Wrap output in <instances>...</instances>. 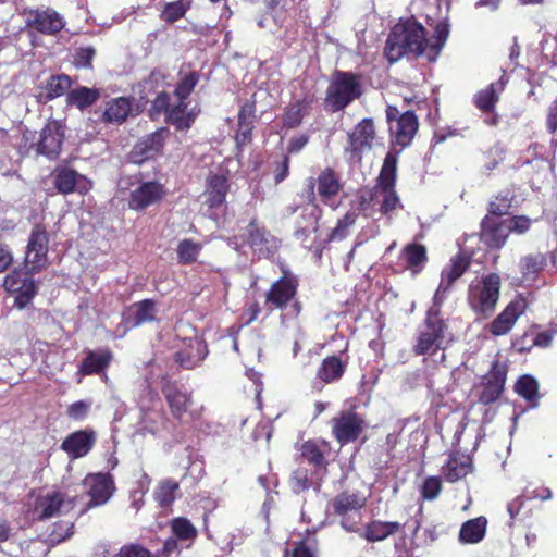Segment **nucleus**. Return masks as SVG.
<instances>
[{
    "label": "nucleus",
    "instance_id": "obj_40",
    "mask_svg": "<svg viewBox=\"0 0 557 557\" xmlns=\"http://www.w3.org/2000/svg\"><path fill=\"white\" fill-rule=\"evenodd\" d=\"M163 422V416L159 409L151 408L141 410V418L137 433L144 434L148 432L154 434L159 430V425Z\"/></svg>",
    "mask_w": 557,
    "mask_h": 557
},
{
    "label": "nucleus",
    "instance_id": "obj_9",
    "mask_svg": "<svg viewBox=\"0 0 557 557\" xmlns=\"http://www.w3.org/2000/svg\"><path fill=\"white\" fill-rule=\"evenodd\" d=\"M84 487L90 497L88 508L104 505L112 497L115 485L109 473H90L83 481Z\"/></svg>",
    "mask_w": 557,
    "mask_h": 557
},
{
    "label": "nucleus",
    "instance_id": "obj_43",
    "mask_svg": "<svg viewBox=\"0 0 557 557\" xmlns=\"http://www.w3.org/2000/svg\"><path fill=\"white\" fill-rule=\"evenodd\" d=\"M505 383V373L497 372L495 375V382H488L480 396V401L484 405L494 403L502 394Z\"/></svg>",
    "mask_w": 557,
    "mask_h": 557
},
{
    "label": "nucleus",
    "instance_id": "obj_7",
    "mask_svg": "<svg viewBox=\"0 0 557 557\" xmlns=\"http://www.w3.org/2000/svg\"><path fill=\"white\" fill-rule=\"evenodd\" d=\"M376 144L373 122L370 119H364L348 134V145L345 151L349 154L350 161L359 162L362 153L371 150Z\"/></svg>",
    "mask_w": 557,
    "mask_h": 557
},
{
    "label": "nucleus",
    "instance_id": "obj_59",
    "mask_svg": "<svg viewBox=\"0 0 557 557\" xmlns=\"http://www.w3.org/2000/svg\"><path fill=\"white\" fill-rule=\"evenodd\" d=\"M311 484L308 483V471L306 469H297L292 478V487L296 493L307 490Z\"/></svg>",
    "mask_w": 557,
    "mask_h": 557
},
{
    "label": "nucleus",
    "instance_id": "obj_28",
    "mask_svg": "<svg viewBox=\"0 0 557 557\" xmlns=\"http://www.w3.org/2000/svg\"><path fill=\"white\" fill-rule=\"evenodd\" d=\"M317 189L318 195L326 205L339 193L342 184L332 169L326 168L321 171L317 178Z\"/></svg>",
    "mask_w": 557,
    "mask_h": 557
},
{
    "label": "nucleus",
    "instance_id": "obj_34",
    "mask_svg": "<svg viewBox=\"0 0 557 557\" xmlns=\"http://www.w3.org/2000/svg\"><path fill=\"white\" fill-rule=\"evenodd\" d=\"M132 111V103L128 98L119 97L107 102L103 119L109 123L121 124Z\"/></svg>",
    "mask_w": 557,
    "mask_h": 557
},
{
    "label": "nucleus",
    "instance_id": "obj_62",
    "mask_svg": "<svg viewBox=\"0 0 557 557\" xmlns=\"http://www.w3.org/2000/svg\"><path fill=\"white\" fill-rule=\"evenodd\" d=\"M547 128L550 133L557 132V99L549 108L547 115Z\"/></svg>",
    "mask_w": 557,
    "mask_h": 557
},
{
    "label": "nucleus",
    "instance_id": "obj_47",
    "mask_svg": "<svg viewBox=\"0 0 557 557\" xmlns=\"http://www.w3.org/2000/svg\"><path fill=\"white\" fill-rule=\"evenodd\" d=\"M187 8L188 5L182 0L170 2L164 7L161 18L169 23L176 22L185 15Z\"/></svg>",
    "mask_w": 557,
    "mask_h": 557
},
{
    "label": "nucleus",
    "instance_id": "obj_30",
    "mask_svg": "<svg viewBox=\"0 0 557 557\" xmlns=\"http://www.w3.org/2000/svg\"><path fill=\"white\" fill-rule=\"evenodd\" d=\"M471 470L472 460L469 455L451 454L446 466L443 468V473L447 481L456 482L465 478Z\"/></svg>",
    "mask_w": 557,
    "mask_h": 557
},
{
    "label": "nucleus",
    "instance_id": "obj_45",
    "mask_svg": "<svg viewBox=\"0 0 557 557\" xmlns=\"http://www.w3.org/2000/svg\"><path fill=\"white\" fill-rule=\"evenodd\" d=\"M200 250H201V245L191 239H184V240L180 242V244L177 246V256H178L180 262L191 263V262L196 261Z\"/></svg>",
    "mask_w": 557,
    "mask_h": 557
},
{
    "label": "nucleus",
    "instance_id": "obj_26",
    "mask_svg": "<svg viewBox=\"0 0 557 557\" xmlns=\"http://www.w3.org/2000/svg\"><path fill=\"white\" fill-rule=\"evenodd\" d=\"M297 284L290 277H282L273 283L267 293V302L283 308L295 295Z\"/></svg>",
    "mask_w": 557,
    "mask_h": 557
},
{
    "label": "nucleus",
    "instance_id": "obj_36",
    "mask_svg": "<svg viewBox=\"0 0 557 557\" xmlns=\"http://www.w3.org/2000/svg\"><path fill=\"white\" fill-rule=\"evenodd\" d=\"M112 355L108 350L90 351L81 366V372L85 375L98 373L110 363Z\"/></svg>",
    "mask_w": 557,
    "mask_h": 557
},
{
    "label": "nucleus",
    "instance_id": "obj_33",
    "mask_svg": "<svg viewBox=\"0 0 557 557\" xmlns=\"http://www.w3.org/2000/svg\"><path fill=\"white\" fill-rule=\"evenodd\" d=\"M400 529L401 524L399 522L374 520L367 525L362 536L369 542H379L399 532Z\"/></svg>",
    "mask_w": 557,
    "mask_h": 557
},
{
    "label": "nucleus",
    "instance_id": "obj_2",
    "mask_svg": "<svg viewBox=\"0 0 557 557\" xmlns=\"http://www.w3.org/2000/svg\"><path fill=\"white\" fill-rule=\"evenodd\" d=\"M397 159L387 153L379 176L377 185L372 189L360 190V207L367 214L377 208L382 214H389L400 207V200L395 190Z\"/></svg>",
    "mask_w": 557,
    "mask_h": 557
},
{
    "label": "nucleus",
    "instance_id": "obj_8",
    "mask_svg": "<svg viewBox=\"0 0 557 557\" xmlns=\"http://www.w3.org/2000/svg\"><path fill=\"white\" fill-rule=\"evenodd\" d=\"M48 234L44 226L35 225L29 234L25 263L32 271L41 270L48 264Z\"/></svg>",
    "mask_w": 557,
    "mask_h": 557
},
{
    "label": "nucleus",
    "instance_id": "obj_58",
    "mask_svg": "<svg viewBox=\"0 0 557 557\" xmlns=\"http://www.w3.org/2000/svg\"><path fill=\"white\" fill-rule=\"evenodd\" d=\"M95 55V50L90 47L79 48L74 55V65L76 67H89Z\"/></svg>",
    "mask_w": 557,
    "mask_h": 557
},
{
    "label": "nucleus",
    "instance_id": "obj_42",
    "mask_svg": "<svg viewBox=\"0 0 557 557\" xmlns=\"http://www.w3.org/2000/svg\"><path fill=\"white\" fill-rule=\"evenodd\" d=\"M71 88V78L65 74L54 75L46 85L47 98L54 99L66 94Z\"/></svg>",
    "mask_w": 557,
    "mask_h": 557
},
{
    "label": "nucleus",
    "instance_id": "obj_6",
    "mask_svg": "<svg viewBox=\"0 0 557 557\" xmlns=\"http://www.w3.org/2000/svg\"><path fill=\"white\" fill-rule=\"evenodd\" d=\"M228 246L246 253V247L250 248L259 258H268L273 255L278 245L277 240L264 228L258 227L253 222L247 228V240L239 243L237 237L228 240Z\"/></svg>",
    "mask_w": 557,
    "mask_h": 557
},
{
    "label": "nucleus",
    "instance_id": "obj_39",
    "mask_svg": "<svg viewBox=\"0 0 557 557\" xmlns=\"http://www.w3.org/2000/svg\"><path fill=\"white\" fill-rule=\"evenodd\" d=\"M345 370V364L336 357L326 358L319 369V376L326 383L338 380Z\"/></svg>",
    "mask_w": 557,
    "mask_h": 557
},
{
    "label": "nucleus",
    "instance_id": "obj_44",
    "mask_svg": "<svg viewBox=\"0 0 557 557\" xmlns=\"http://www.w3.org/2000/svg\"><path fill=\"white\" fill-rule=\"evenodd\" d=\"M546 260L543 255H530L520 262V268L525 278H533L545 265Z\"/></svg>",
    "mask_w": 557,
    "mask_h": 557
},
{
    "label": "nucleus",
    "instance_id": "obj_41",
    "mask_svg": "<svg viewBox=\"0 0 557 557\" xmlns=\"http://www.w3.org/2000/svg\"><path fill=\"white\" fill-rule=\"evenodd\" d=\"M403 257L406 260L407 265L416 273L426 261V250L422 245L409 244L404 248Z\"/></svg>",
    "mask_w": 557,
    "mask_h": 557
},
{
    "label": "nucleus",
    "instance_id": "obj_14",
    "mask_svg": "<svg viewBox=\"0 0 557 557\" xmlns=\"http://www.w3.org/2000/svg\"><path fill=\"white\" fill-rule=\"evenodd\" d=\"M72 508L71 499L65 500L61 493L54 492L36 498L32 510V518L48 519L55 515L67 512Z\"/></svg>",
    "mask_w": 557,
    "mask_h": 557
},
{
    "label": "nucleus",
    "instance_id": "obj_20",
    "mask_svg": "<svg viewBox=\"0 0 557 557\" xmlns=\"http://www.w3.org/2000/svg\"><path fill=\"white\" fill-rule=\"evenodd\" d=\"M524 310L525 302L523 299L511 301L490 324V332L495 336L507 334Z\"/></svg>",
    "mask_w": 557,
    "mask_h": 557
},
{
    "label": "nucleus",
    "instance_id": "obj_11",
    "mask_svg": "<svg viewBox=\"0 0 557 557\" xmlns=\"http://www.w3.org/2000/svg\"><path fill=\"white\" fill-rule=\"evenodd\" d=\"M397 110L388 107L386 113L389 120V131L395 143L401 147L408 146L418 131V119L414 113L407 111L403 113L398 119L393 121L394 113Z\"/></svg>",
    "mask_w": 557,
    "mask_h": 557
},
{
    "label": "nucleus",
    "instance_id": "obj_48",
    "mask_svg": "<svg viewBox=\"0 0 557 557\" xmlns=\"http://www.w3.org/2000/svg\"><path fill=\"white\" fill-rule=\"evenodd\" d=\"M302 457L313 465L318 471L324 467V457L314 443L307 442L302 445Z\"/></svg>",
    "mask_w": 557,
    "mask_h": 557
},
{
    "label": "nucleus",
    "instance_id": "obj_3",
    "mask_svg": "<svg viewBox=\"0 0 557 557\" xmlns=\"http://www.w3.org/2000/svg\"><path fill=\"white\" fill-rule=\"evenodd\" d=\"M362 95L359 77L350 72H335L326 90L325 103L333 111H339Z\"/></svg>",
    "mask_w": 557,
    "mask_h": 557
},
{
    "label": "nucleus",
    "instance_id": "obj_60",
    "mask_svg": "<svg viewBox=\"0 0 557 557\" xmlns=\"http://www.w3.org/2000/svg\"><path fill=\"white\" fill-rule=\"evenodd\" d=\"M554 334L555 333L550 332V331H544V332L537 333L533 339L534 346H537L541 348H546V347L550 346V344L553 342Z\"/></svg>",
    "mask_w": 557,
    "mask_h": 557
},
{
    "label": "nucleus",
    "instance_id": "obj_54",
    "mask_svg": "<svg viewBox=\"0 0 557 557\" xmlns=\"http://www.w3.org/2000/svg\"><path fill=\"white\" fill-rule=\"evenodd\" d=\"M442 491V483L438 478L430 476L425 479L421 487V494L424 499H435Z\"/></svg>",
    "mask_w": 557,
    "mask_h": 557
},
{
    "label": "nucleus",
    "instance_id": "obj_12",
    "mask_svg": "<svg viewBox=\"0 0 557 557\" xmlns=\"http://www.w3.org/2000/svg\"><path fill=\"white\" fill-rule=\"evenodd\" d=\"M24 15L27 26L47 35L59 33L65 25L63 16L50 8L45 10H25Z\"/></svg>",
    "mask_w": 557,
    "mask_h": 557
},
{
    "label": "nucleus",
    "instance_id": "obj_4",
    "mask_svg": "<svg viewBox=\"0 0 557 557\" xmlns=\"http://www.w3.org/2000/svg\"><path fill=\"white\" fill-rule=\"evenodd\" d=\"M499 289L500 277L495 273L473 281L468 289V302L471 309L483 317L490 315L499 299Z\"/></svg>",
    "mask_w": 557,
    "mask_h": 557
},
{
    "label": "nucleus",
    "instance_id": "obj_13",
    "mask_svg": "<svg viewBox=\"0 0 557 557\" xmlns=\"http://www.w3.org/2000/svg\"><path fill=\"white\" fill-rule=\"evenodd\" d=\"M433 308L429 311L425 329L422 330L418 337V343L414 351L418 355H433L436 352L443 343V327L442 321L433 320Z\"/></svg>",
    "mask_w": 557,
    "mask_h": 557
},
{
    "label": "nucleus",
    "instance_id": "obj_32",
    "mask_svg": "<svg viewBox=\"0 0 557 557\" xmlns=\"http://www.w3.org/2000/svg\"><path fill=\"white\" fill-rule=\"evenodd\" d=\"M487 520L485 517L470 519L462 523L459 531V541L463 544L480 543L486 534Z\"/></svg>",
    "mask_w": 557,
    "mask_h": 557
},
{
    "label": "nucleus",
    "instance_id": "obj_25",
    "mask_svg": "<svg viewBox=\"0 0 557 557\" xmlns=\"http://www.w3.org/2000/svg\"><path fill=\"white\" fill-rule=\"evenodd\" d=\"M95 443L92 432L86 430L77 431L69 435L62 443L61 447L70 457L76 459L84 457L89 453Z\"/></svg>",
    "mask_w": 557,
    "mask_h": 557
},
{
    "label": "nucleus",
    "instance_id": "obj_51",
    "mask_svg": "<svg viewBox=\"0 0 557 557\" xmlns=\"http://www.w3.org/2000/svg\"><path fill=\"white\" fill-rule=\"evenodd\" d=\"M198 79L195 73H190L187 76H185L175 89V96L177 98V101H185L189 94L195 88Z\"/></svg>",
    "mask_w": 557,
    "mask_h": 557
},
{
    "label": "nucleus",
    "instance_id": "obj_31",
    "mask_svg": "<svg viewBox=\"0 0 557 557\" xmlns=\"http://www.w3.org/2000/svg\"><path fill=\"white\" fill-rule=\"evenodd\" d=\"M505 83L504 77H502L499 81L478 91L473 99L475 107L483 112H492L499 99L500 92L504 90Z\"/></svg>",
    "mask_w": 557,
    "mask_h": 557
},
{
    "label": "nucleus",
    "instance_id": "obj_63",
    "mask_svg": "<svg viewBox=\"0 0 557 557\" xmlns=\"http://www.w3.org/2000/svg\"><path fill=\"white\" fill-rule=\"evenodd\" d=\"M251 122H248L247 124L244 123V126L239 125V131L236 135V141L237 145H244L246 141H248L251 137Z\"/></svg>",
    "mask_w": 557,
    "mask_h": 557
},
{
    "label": "nucleus",
    "instance_id": "obj_27",
    "mask_svg": "<svg viewBox=\"0 0 557 557\" xmlns=\"http://www.w3.org/2000/svg\"><path fill=\"white\" fill-rule=\"evenodd\" d=\"M207 355L205 344L197 337L190 338L184 349L176 352V361L186 369L198 366Z\"/></svg>",
    "mask_w": 557,
    "mask_h": 557
},
{
    "label": "nucleus",
    "instance_id": "obj_1",
    "mask_svg": "<svg viewBox=\"0 0 557 557\" xmlns=\"http://www.w3.org/2000/svg\"><path fill=\"white\" fill-rule=\"evenodd\" d=\"M449 34V25L441 21L434 26V34L425 37L424 27L408 18L397 23L391 30L385 46V55L391 63L397 62L406 53L423 55L435 61Z\"/></svg>",
    "mask_w": 557,
    "mask_h": 557
},
{
    "label": "nucleus",
    "instance_id": "obj_52",
    "mask_svg": "<svg viewBox=\"0 0 557 557\" xmlns=\"http://www.w3.org/2000/svg\"><path fill=\"white\" fill-rule=\"evenodd\" d=\"M511 207V198L509 197V193L505 195H499L495 198L494 201L490 203V213L498 218L500 215L507 214Z\"/></svg>",
    "mask_w": 557,
    "mask_h": 557
},
{
    "label": "nucleus",
    "instance_id": "obj_57",
    "mask_svg": "<svg viewBox=\"0 0 557 557\" xmlns=\"http://www.w3.org/2000/svg\"><path fill=\"white\" fill-rule=\"evenodd\" d=\"M113 557H151V555L141 545L131 544L123 546Z\"/></svg>",
    "mask_w": 557,
    "mask_h": 557
},
{
    "label": "nucleus",
    "instance_id": "obj_19",
    "mask_svg": "<svg viewBox=\"0 0 557 557\" xmlns=\"http://www.w3.org/2000/svg\"><path fill=\"white\" fill-rule=\"evenodd\" d=\"M163 196L162 185L157 182L140 183L131 191L128 206L134 210H143L158 202Z\"/></svg>",
    "mask_w": 557,
    "mask_h": 557
},
{
    "label": "nucleus",
    "instance_id": "obj_64",
    "mask_svg": "<svg viewBox=\"0 0 557 557\" xmlns=\"http://www.w3.org/2000/svg\"><path fill=\"white\" fill-rule=\"evenodd\" d=\"M293 557H315L312 549L304 542L296 545L293 552Z\"/></svg>",
    "mask_w": 557,
    "mask_h": 557
},
{
    "label": "nucleus",
    "instance_id": "obj_35",
    "mask_svg": "<svg viewBox=\"0 0 557 557\" xmlns=\"http://www.w3.org/2000/svg\"><path fill=\"white\" fill-rule=\"evenodd\" d=\"M99 97L98 89L79 86L67 92V103L82 110L94 104Z\"/></svg>",
    "mask_w": 557,
    "mask_h": 557
},
{
    "label": "nucleus",
    "instance_id": "obj_50",
    "mask_svg": "<svg viewBox=\"0 0 557 557\" xmlns=\"http://www.w3.org/2000/svg\"><path fill=\"white\" fill-rule=\"evenodd\" d=\"M173 533L184 540L193 539L196 536V529L185 518H176L172 521Z\"/></svg>",
    "mask_w": 557,
    "mask_h": 557
},
{
    "label": "nucleus",
    "instance_id": "obj_5",
    "mask_svg": "<svg viewBox=\"0 0 557 557\" xmlns=\"http://www.w3.org/2000/svg\"><path fill=\"white\" fill-rule=\"evenodd\" d=\"M163 393L173 417L182 423H189L201 417L202 406L197 404L183 386L168 385Z\"/></svg>",
    "mask_w": 557,
    "mask_h": 557
},
{
    "label": "nucleus",
    "instance_id": "obj_18",
    "mask_svg": "<svg viewBox=\"0 0 557 557\" xmlns=\"http://www.w3.org/2000/svg\"><path fill=\"white\" fill-rule=\"evenodd\" d=\"M363 428V420L354 412H343L333 419V434L341 445L358 438Z\"/></svg>",
    "mask_w": 557,
    "mask_h": 557
},
{
    "label": "nucleus",
    "instance_id": "obj_53",
    "mask_svg": "<svg viewBox=\"0 0 557 557\" xmlns=\"http://www.w3.org/2000/svg\"><path fill=\"white\" fill-rule=\"evenodd\" d=\"M357 214L348 212L341 219L336 227L331 233V239H342L347 235L348 228L355 224Z\"/></svg>",
    "mask_w": 557,
    "mask_h": 557
},
{
    "label": "nucleus",
    "instance_id": "obj_61",
    "mask_svg": "<svg viewBox=\"0 0 557 557\" xmlns=\"http://www.w3.org/2000/svg\"><path fill=\"white\" fill-rule=\"evenodd\" d=\"M13 257L5 245L0 244V272H3L12 263Z\"/></svg>",
    "mask_w": 557,
    "mask_h": 557
},
{
    "label": "nucleus",
    "instance_id": "obj_29",
    "mask_svg": "<svg viewBox=\"0 0 557 557\" xmlns=\"http://www.w3.org/2000/svg\"><path fill=\"white\" fill-rule=\"evenodd\" d=\"M163 145L161 132H156L137 143L133 149V162L141 163L157 154Z\"/></svg>",
    "mask_w": 557,
    "mask_h": 557
},
{
    "label": "nucleus",
    "instance_id": "obj_17",
    "mask_svg": "<svg viewBox=\"0 0 557 557\" xmlns=\"http://www.w3.org/2000/svg\"><path fill=\"white\" fill-rule=\"evenodd\" d=\"M158 108L165 107L168 120L176 126L180 131L188 129L198 114V111L193 108L187 111V103L178 101L177 104H169L166 95H159L156 99Z\"/></svg>",
    "mask_w": 557,
    "mask_h": 557
},
{
    "label": "nucleus",
    "instance_id": "obj_46",
    "mask_svg": "<svg viewBox=\"0 0 557 557\" xmlns=\"http://www.w3.org/2000/svg\"><path fill=\"white\" fill-rule=\"evenodd\" d=\"M306 106L301 101L290 104L284 114V125L294 128L298 126L305 115Z\"/></svg>",
    "mask_w": 557,
    "mask_h": 557
},
{
    "label": "nucleus",
    "instance_id": "obj_55",
    "mask_svg": "<svg viewBox=\"0 0 557 557\" xmlns=\"http://www.w3.org/2000/svg\"><path fill=\"white\" fill-rule=\"evenodd\" d=\"M91 407L90 401L79 400L71 404L66 410L67 416L73 420H83L87 417Z\"/></svg>",
    "mask_w": 557,
    "mask_h": 557
},
{
    "label": "nucleus",
    "instance_id": "obj_56",
    "mask_svg": "<svg viewBox=\"0 0 557 557\" xmlns=\"http://www.w3.org/2000/svg\"><path fill=\"white\" fill-rule=\"evenodd\" d=\"M505 223L509 227V233L515 232L518 234H523L530 228L532 221L524 215H519L511 219H506Z\"/></svg>",
    "mask_w": 557,
    "mask_h": 557
},
{
    "label": "nucleus",
    "instance_id": "obj_23",
    "mask_svg": "<svg viewBox=\"0 0 557 557\" xmlns=\"http://www.w3.org/2000/svg\"><path fill=\"white\" fill-rule=\"evenodd\" d=\"M468 265L469 262L465 257L457 256L451 259V263L443 270L441 283L434 295V302L436 306L443 300V294L448 290L453 283L465 273Z\"/></svg>",
    "mask_w": 557,
    "mask_h": 557
},
{
    "label": "nucleus",
    "instance_id": "obj_24",
    "mask_svg": "<svg viewBox=\"0 0 557 557\" xmlns=\"http://www.w3.org/2000/svg\"><path fill=\"white\" fill-rule=\"evenodd\" d=\"M228 183L225 175L211 174L207 178L206 190L203 193L205 203L209 208L222 206L228 193Z\"/></svg>",
    "mask_w": 557,
    "mask_h": 557
},
{
    "label": "nucleus",
    "instance_id": "obj_15",
    "mask_svg": "<svg viewBox=\"0 0 557 557\" xmlns=\"http://www.w3.org/2000/svg\"><path fill=\"white\" fill-rule=\"evenodd\" d=\"M53 184L58 191L64 195L86 194L91 188V182L86 176L66 166L54 170Z\"/></svg>",
    "mask_w": 557,
    "mask_h": 557
},
{
    "label": "nucleus",
    "instance_id": "obj_49",
    "mask_svg": "<svg viewBox=\"0 0 557 557\" xmlns=\"http://www.w3.org/2000/svg\"><path fill=\"white\" fill-rule=\"evenodd\" d=\"M178 488V484L174 481L168 480L162 482L156 491V499L161 505H169L174 500L175 491Z\"/></svg>",
    "mask_w": 557,
    "mask_h": 557
},
{
    "label": "nucleus",
    "instance_id": "obj_38",
    "mask_svg": "<svg viewBox=\"0 0 557 557\" xmlns=\"http://www.w3.org/2000/svg\"><path fill=\"white\" fill-rule=\"evenodd\" d=\"M366 499L357 494H339L333 502L336 515L345 516L349 511H356L364 506Z\"/></svg>",
    "mask_w": 557,
    "mask_h": 557
},
{
    "label": "nucleus",
    "instance_id": "obj_16",
    "mask_svg": "<svg viewBox=\"0 0 557 557\" xmlns=\"http://www.w3.org/2000/svg\"><path fill=\"white\" fill-rule=\"evenodd\" d=\"M3 286L8 292L15 293V305L23 309L26 307L36 293V286L26 273L13 271L7 275Z\"/></svg>",
    "mask_w": 557,
    "mask_h": 557
},
{
    "label": "nucleus",
    "instance_id": "obj_21",
    "mask_svg": "<svg viewBox=\"0 0 557 557\" xmlns=\"http://www.w3.org/2000/svg\"><path fill=\"white\" fill-rule=\"evenodd\" d=\"M509 234V227L505 220L485 218L482 222L481 240L491 248L504 246Z\"/></svg>",
    "mask_w": 557,
    "mask_h": 557
},
{
    "label": "nucleus",
    "instance_id": "obj_10",
    "mask_svg": "<svg viewBox=\"0 0 557 557\" xmlns=\"http://www.w3.org/2000/svg\"><path fill=\"white\" fill-rule=\"evenodd\" d=\"M64 138V132L61 123L50 121L42 128L38 140L33 143L30 147L35 148L36 153L54 159L59 156Z\"/></svg>",
    "mask_w": 557,
    "mask_h": 557
},
{
    "label": "nucleus",
    "instance_id": "obj_22",
    "mask_svg": "<svg viewBox=\"0 0 557 557\" xmlns=\"http://www.w3.org/2000/svg\"><path fill=\"white\" fill-rule=\"evenodd\" d=\"M156 314L154 302L150 299H145L128 307L124 313L123 322L127 329H132L153 321Z\"/></svg>",
    "mask_w": 557,
    "mask_h": 557
},
{
    "label": "nucleus",
    "instance_id": "obj_37",
    "mask_svg": "<svg viewBox=\"0 0 557 557\" xmlns=\"http://www.w3.org/2000/svg\"><path fill=\"white\" fill-rule=\"evenodd\" d=\"M516 392L535 408L539 403V383L531 375H522L516 383Z\"/></svg>",
    "mask_w": 557,
    "mask_h": 557
}]
</instances>
